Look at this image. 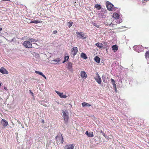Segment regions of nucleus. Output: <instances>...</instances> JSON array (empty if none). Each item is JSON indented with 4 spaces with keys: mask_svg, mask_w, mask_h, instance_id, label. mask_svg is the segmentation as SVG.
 <instances>
[{
    "mask_svg": "<svg viewBox=\"0 0 149 149\" xmlns=\"http://www.w3.org/2000/svg\"><path fill=\"white\" fill-rule=\"evenodd\" d=\"M76 33L78 38L84 39L86 38V36L85 34L82 32H76Z\"/></svg>",
    "mask_w": 149,
    "mask_h": 149,
    "instance_id": "f257e3e1",
    "label": "nucleus"
},
{
    "mask_svg": "<svg viewBox=\"0 0 149 149\" xmlns=\"http://www.w3.org/2000/svg\"><path fill=\"white\" fill-rule=\"evenodd\" d=\"M106 5L108 10L109 11H112L113 9V5L109 1H107L106 2Z\"/></svg>",
    "mask_w": 149,
    "mask_h": 149,
    "instance_id": "f03ea898",
    "label": "nucleus"
},
{
    "mask_svg": "<svg viewBox=\"0 0 149 149\" xmlns=\"http://www.w3.org/2000/svg\"><path fill=\"white\" fill-rule=\"evenodd\" d=\"M23 45L26 48H31L32 47V44L28 41H24L23 43Z\"/></svg>",
    "mask_w": 149,
    "mask_h": 149,
    "instance_id": "7ed1b4c3",
    "label": "nucleus"
},
{
    "mask_svg": "<svg viewBox=\"0 0 149 149\" xmlns=\"http://www.w3.org/2000/svg\"><path fill=\"white\" fill-rule=\"evenodd\" d=\"M56 139V141L57 142H58L59 141L61 143H63L64 141L63 140V138L62 134H59L57 135L55 137Z\"/></svg>",
    "mask_w": 149,
    "mask_h": 149,
    "instance_id": "20e7f679",
    "label": "nucleus"
},
{
    "mask_svg": "<svg viewBox=\"0 0 149 149\" xmlns=\"http://www.w3.org/2000/svg\"><path fill=\"white\" fill-rule=\"evenodd\" d=\"M62 113L63 114V117L65 122V123L66 124L68 123L69 118L68 114H66L64 111H63Z\"/></svg>",
    "mask_w": 149,
    "mask_h": 149,
    "instance_id": "39448f33",
    "label": "nucleus"
},
{
    "mask_svg": "<svg viewBox=\"0 0 149 149\" xmlns=\"http://www.w3.org/2000/svg\"><path fill=\"white\" fill-rule=\"evenodd\" d=\"M134 48L135 51L137 52H140L143 49V47L140 45L134 46Z\"/></svg>",
    "mask_w": 149,
    "mask_h": 149,
    "instance_id": "423d86ee",
    "label": "nucleus"
},
{
    "mask_svg": "<svg viewBox=\"0 0 149 149\" xmlns=\"http://www.w3.org/2000/svg\"><path fill=\"white\" fill-rule=\"evenodd\" d=\"M95 74L97 76V77H95L94 79L99 84H100L102 82V80L101 77L97 72Z\"/></svg>",
    "mask_w": 149,
    "mask_h": 149,
    "instance_id": "0eeeda50",
    "label": "nucleus"
},
{
    "mask_svg": "<svg viewBox=\"0 0 149 149\" xmlns=\"http://www.w3.org/2000/svg\"><path fill=\"white\" fill-rule=\"evenodd\" d=\"M78 52V48L77 47H73L71 49V54L73 56L76 55Z\"/></svg>",
    "mask_w": 149,
    "mask_h": 149,
    "instance_id": "6e6552de",
    "label": "nucleus"
},
{
    "mask_svg": "<svg viewBox=\"0 0 149 149\" xmlns=\"http://www.w3.org/2000/svg\"><path fill=\"white\" fill-rule=\"evenodd\" d=\"M80 73V76L82 78L84 79H86L87 78V75L84 71H81Z\"/></svg>",
    "mask_w": 149,
    "mask_h": 149,
    "instance_id": "1a4fd4ad",
    "label": "nucleus"
},
{
    "mask_svg": "<svg viewBox=\"0 0 149 149\" xmlns=\"http://www.w3.org/2000/svg\"><path fill=\"white\" fill-rule=\"evenodd\" d=\"M0 72L3 74H8V71L3 67H2L0 68Z\"/></svg>",
    "mask_w": 149,
    "mask_h": 149,
    "instance_id": "9d476101",
    "label": "nucleus"
},
{
    "mask_svg": "<svg viewBox=\"0 0 149 149\" xmlns=\"http://www.w3.org/2000/svg\"><path fill=\"white\" fill-rule=\"evenodd\" d=\"M56 93L61 98H66L67 97V96L63 95V93H60V92L56 91Z\"/></svg>",
    "mask_w": 149,
    "mask_h": 149,
    "instance_id": "9b49d317",
    "label": "nucleus"
},
{
    "mask_svg": "<svg viewBox=\"0 0 149 149\" xmlns=\"http://www.w3.org/2000/svg\"><path fill=\"white\" fill-rule=\"evenodd\" d=\"M74 147V144H69L65 146L64 149H73Z\"/></svg>",
    "mask_w": 149,
    "mask_h": 149,
    "instance_id": "f8f14e48",
    "label": "nucleus"
},
{
    "mask_svg": "<svg viewBox=\"0 0 149 149\" xmlns=\"http://www.w3.org/2000/svg\"><path fill=\"white\" fill-rule=\"evenodd\" d=\"M1 123L5 127H6L8 125V123L7 121L4 119H2Z\"/></svg>",
    "mask_w": 149,
    "mask_h": 149,
    "instance_id": "ddd939ff",
    "label": "nucleus"
},
{
    "mask_svg": "<svg viewBox=\"0 0 149 149\" xmlns=\"http://www.w3.org/2000/svg\"><path fill=\"white\" fill-rule=\"evenodd\" d=\"M111 81L113 87L115 88L116 91V86L115 84V81L113 79H111Z\"/></svg>",
    "mask_w": 149,
    "mask_h": 149,
    "instance_id": "4468645a",
    "label": "nucleus"
},
{
    "mask_svg": "<svg viewBox=\"0 0 149 149\" xmlns=\"http://www.w3.org/2000/svg\"><path fill=\"white\" fill-rule=\"evenodd\" d=\"M111 81L113 87L115 88L116 91V86L115 84V81L113 79H111Z\"/></svg>",
    "mask_w": 149,
    "mask_h": 149,
    "instance_id": "2eb2a0df",
    "label": "nucleus"
},
{
    "mask_svg": "<svg viewBox=\"0 0 149 149\" xmlns=\"http://www.w3.org/2000/svg\"><path fill=\"white\" fill-rule=\"evenodd\" d=\"M118 46L117 45H115L112 47V50L114 52H115L118 49Z\"/></svg>",
    "mask_w": 149,
    "mask_h": 149,
    "instance_id": "dca6fc26",
    "label": "nucleus"
},
{
    "mask_svg": "<svg viewBox=\"0 0 149 149\" xmlns=\"http://www.w3.org/2000/svg\"><path fill=\"white\" fill-rule=\"evenodd\" d=\"M120 15L118 13H114L113 15V17L115 19H118L119 18Z\"/></svg>",
    "mask_w": 149,
    "mask_h": 149,
    "instance_id": "f3484780",
    "label": "nucleus"
},
{
    "mask_svg": "<svg viewBox=\"0 0 149 149\" xmlns=\"http://www.w3.org/2000/svg\"><path fill=\"white\" fill-rule=\"evenodd\" d=\"M35 73H36L37 74H38L40 75H41L45 79H46V77H45V76L44 75L43 73L41 72H40L39 71H36V70L35 71Z\"/></svg>",
    "mask_w": 149,
    "mask_h": 149,
    "instance_id": "a211bd4d",
    "label": "nucleus"
},
{
    "mask_svg": "<svg viewBox=\"0 0 149 149\" xmlns=\"http://www.w3.org/2000/svg\"><path fill=\"white\" fill-rule=\"evenodd\" d=\"M72 63L71 62H68V68L70 70H71L72 69Z\"/></svg>",
    "mask_w": 149,
    "mask_h": 149,
    "instance_id": "6ab92c4d",
    "label": "nucleus"
},
{
    "mask_svg": "<svg viewBox=\"0 0 149 149\" xmlns=\"http://www.w3.org/2000/svg\"><path fill=\"white\" fill-rule=\"evenodd\" d=\"M81 58H83L84 59H86L87 58V57L86 56L85 54L84 53H82L80 55Z\"/></svg>",
    "mask_w": 149,
    "mask_h": 149,
    "instance_id": "aec40b11",
    "label": "nucleus"
},
{
    "mask_svg": "<svg viewBox=\"0 0 149 149\" xmlns=\"http://www.w3.org/2000/svg\"><path fill=\"white\" fill-rule=\"evenodd\" d=\"M94 60L98 63L100 62V58L97 56H96L94 58Z\"/></svg>",
    "mask_w": 149,
    "mask_h": 149,
    "instance_id": "412c9836",
    "label": "nucleus"
},
{
    "mask_svg": "<svg viewBox=\"0 0 149 149\" xmlns=\"http://www.w3.org/2000/svg\"><path fill=\"white\" fill-rule=\"evenodd\" d=\"M42 22V21L40 20H34L33 21H31L29 23H34L35 24H38L41 23Z\"/></svg>",
    "mask_w": 149,
    "mask_h": 149,
    "instance_id": "4be33fe9",
    "label": "nucleus"
},
{
    "mask_svg": "<svg viewBox=\"0 0 149 149\" xmlns=\"http://www.w3.org/2000/svg\"><path fill=\"white\" fill-rule=\"evenodd\" d=\"M95 45L97 46L99 48H101L103 47V44L102 43H100L99 42L97 43Z\"/></svg>",
    "mask_w": 149,
    "mask_h": 149,
    "instance_id": "5701e85b",
    "label": "nucleus"
},
{
    "mask_svg": "<svg viewBox=\"0 0 149 149\" xmlns=\"http://www.w3.org/2000/svg\"><path fill=\"white\" fill-rule=\"evenodd\" d=\"M145 56L146 59H149V51L146 52Z\"/></svg>",
    "mask_w": 149,
    "mask_h": 149,
    "instance_id": "b1692460",
    "label": "nucleus"
},
{
    "mask_svg": "<svg viewBox=\"0 0 149 149\" xmlns=\"http://www.w3.org/2000/svg\"><path fill=\"white\" fill-rule=\"evenodd\" d=\"M95 7L98 10H100L101 8V7L100 5L96 4L95 5Z\"/></svg>",
    "mask_w": 149,
    "mask_h": 149,
    "instance_id": "393cba45",
    "label": "nucleus"
},
{
    "mask_svg": "<svg viewBox=\"0 0 149 149\" xmlns=\"http://www.w3.org/2000/svg\"><path fill=\"white\" fill-rule=\"evenodd\" d=\"M69 57L68 55L67 56H65L64 57V61L63 62V63H64L65 62L68 61L69 59Z\"/></svg>",
    "mask_w": 149,
    "mask_h": 149,
    "instance_id": "a878e982",
    "label": "nucleus"
},
{
    "mask_svg": "<svg viewBox=\"0 0 149 149\" xmlns=\"http://www.w3.org/2000/svg\"><path fill=\"white\" fill-rule=\"evenodd\" d=\"M94 135L93 134V132H89L88 133V136L89 137H92Z\"/></svg>",
    "mask_w": 149,
    "mask_h": 149,
    "instance_id": "bb28decb",
    "label": "nucleus"
},
{
    "mask_svg": "<svg viewBox=\"0 0 149 149\" xmlns=\"http://www.w3.org/2000/svg\"><path fill=\"white\" fill-rule=\"evenodd\" d=\"M30 40L31 42H37L38 41V40H36L35 39L31 38L30 39Z\"/></svg>",
    "mask_w": 149,
    "mask_h": 149,
    "instance_id": "cd10ccee",
    "label": "nucleus"
},
{
    "mask_svg": "<svg viewBox=\"0 0 149 149\" xmlns=\"http://www.w3.org/2000/svg\"><path fill=\"white\" fill-rule=\"evenodd\" d=\"M53 61L54 62H56L58 63L60 61V60L59 58H58L53 60Z\"/></svg>",
    "mask_w": 149,
    "mask_h": 149,
    "instance_id": "c85d7f7f",
    "label": "nucleus"
},
{
    "mask_svg": "<svg viewBox=\"0 0 149 149\" xmlns=\"http://www.w3.org/2000/svg\"><path fill=\"white\" fill-rule=\"evenodd\" d=\"M68 24H69L68 26L69 28H70V27H71L72 26V25L73 24V22H68Z\"/></svg>",
    "mask_w": 149,
    "mask_h": 149,
    "instance_id": "c756f323",
    "label": "nucleus"
},
{
    "mask_svg": "<svg viewBox=\"0 0 149 149\" xmlns=\"http://www.w3.org/2000/svg\"><path fill=\"white\" fill-rule=\"evenodd\" d=\"M93 24L94 26H95L97 28H99V25L97 24L96 23H93Z\"/></svg>",
    "mask_w": 149,
    "mask_h": 149,
    "instance_id": "7c9ffc66",
    "label": "nucleus"
},
{
    "mask_svg": "<svg viewBox=\"0 0 149 149\" xmlns=\"http://www.w3.org/2000/svg\"><path fill=\"white\" fill-rule=\"evenodd\" d=\"M87 103L85 102H84L82 103V107H84L86 106V105Z\"/></svg>",
    "mask_w": 149,
    "mask_h": 149,
    "instance_id": "2f4dec72",
    "label": "nucleus"
},
{
    "mask_svg": "<svg viewBox=\"0 0 149 149\" xmlns=\"http://www.w3.org/2000/svg\"><path fill=\"white\" fill-rule=\"evenodd\" d=\"M29 91L30 92V93L31 94V95L33 96V93L32 92L31 90H30Z\"/></svg>",
    "mask_w": 149,
    "mask_h": 149,
    "instance_id": "473e14b6",
    "label": "nucleus"
},
{
    "mask_svg": "<svg viewBox=\"0 0 149 149\" xmlns=\"http://www.w3.org/2000/svg\"><path fill=\"white\" fill-rule=\"evenodd\" d=\"M91 106V105L89 103H87L86 106L90 107Z\"/></svg>",
    "mask_w": 149,
    "mask_h": 149,
    "instance_id": "72a5a7b5",
    "label": "nucleus"
},
{
    "mask_svg": "<svg viewBox=\"0 0 149 149\" xmlns=\"http://www.w3.org/2000/svg\"><path fill=\"white\" fill-rule=\"evenodd\" d=\"M57 33V31L56 30L53 31V33L54 34H56Z\"/></svg>",
    "mask_w": 149,
    "mask_h": 149,
    "instance_id": "f704fd0d",
    "label": "nucleus"
},
{
    "mask_svg": "<svg viewBox=\"0 0 149 149\" xmlns=\"http://www.w3.org/2000/svg\"><path fill=\"white\" fill-rule=\"evenodd\" d=\"M89 133V132H88V131H87L85 132V134L88 136Z\"/></svg>",
    "mask_w": 149,
    "mask_h": 149,
    "instance_id": "c9c22d12",
    "label": "nucleus"
},
{
    "mask_svg": "<svg viewBox=\"0 0 149 149\" xmlns=\"http://www.w3.org/2000/svg\"><path fill=\"white\" fill-rule=\"evenodd\" d=\"M42 123H45L44 120L42 119Z\"/></svg>",
    "mask_w": 149,
    "mask_h": 149,
    "instance_id": "e433bc0d",
    "label": "nucleus"
},
{
    "mask_svg": "<svg viewBox=\"0 0 149 149\" xmlns=\"http://www.w3.org/2000/svg\"><path fill=\"white\" fill-rule=\"evenodd\" d=\"M143 2H146L149 1V0H143Z\"/></svg>",
    "mask_w": 149,
    "mask_h": 149,
    "instance_id": "4c0bfd02",
    "label": "nucleus"
},
{
    "mask_svg": "<svg viewBox=\"0 0 149 149\" xmlns=\"http://www.w3.org/2000/svg\"><path fill=\"white\" fill-rule=\"evenodd\" d=\"M4 89H5V90H8L7 89V88L6 87H4Z\"/></svg>",
    "mask_w": 149,
    "mask_h": 149,
    "instance_id": "58836bf2",
    "label": "nucleus"
},
{
    "mask_svg": "<svg viewBox=\"0 0 149 149\" xmlns=\"http://www.w3.org/2000/svg\"><path fill=\"white\" fill-rule=\"evenodd\" d=\"M2 0L3 1H10V0Z\"/></svg>",
    "mask_w": 149,
    "mask_h": 149,
    "instance_id": "ea45409f",
    "label": "nucleus"
},
{
    "mask_svg": "<svg viewBox=\"0 0 149 149\" xmlns=\"http://www.w3.org/2000/svg\"><path fill=\"white\" fill-rule=\"evenodd\" d=\"M102 134H103V136H105V134L104 133H104H102Z\"/></svg>",
    "mask_w": 149,
    "mask_h": 149,
    "instance_id": "a19ab883",
    "label": "nucleus"
},
{
    "mask_svg": "<svg viewBox=\"0 0 149 149\" xmlns=\"http://www.w3.org/2000/svg\"><path fill=\"white\" fill-rule=\"evenodd\" d=\"M2 30V29L1 28H0V31H1Z\"/></svg>",
    "mask_w": 149,
    "mask_h": 149,
    "instance_id": "79ce46f5",
    "label": "nucleus"
},
{
    "mask_svg": "<svg viewBox=\"0 0 149 149\" xmlns=\"http://www.w3.org/2000/svg\"><path fill=\"white\" fill-rule=\"evenodd\" d=\"M1 82H0V86H1Z\"/></svg>",
    "mask_w": 149,
    "mask_h": 149,
    "instance_id": "37998d69",
    "label": "nucleus"
},
{
    "mask_svg": "<svg viewBox=\"0 0 149 149\" xmlns=\"http://www.w3.org/2000/svg\"><path fill=\"white\" fill-rule=\"evenodd\" d=\"M101 132L102 133H104L103 132V131L102 130H101Z\"/></svg>",
    "mask_w": 149,
    "mask_h": 149,
    "instance_id": "c03bdc74",
    "label": "nucleus"
}]
</instances>
